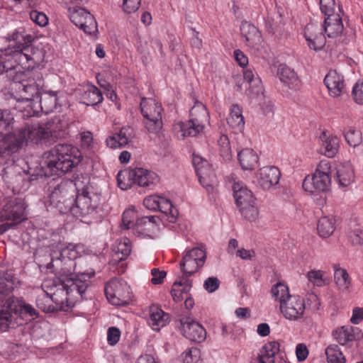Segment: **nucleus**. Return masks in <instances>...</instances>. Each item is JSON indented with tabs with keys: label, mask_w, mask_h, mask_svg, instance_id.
I'll use <instances>...</instances> for the list:
<instances>
[{
	"label": "nucleus",
	"mask_w": 363,
	"mask_h": 363,
	"mask_svg": "<svg viewBox=\"0 0 363 363\" xmlns=\"http://www.w3.org/2000/svg\"><path fill=\"white\" fill-rule=\"evenodd\" d=\"M128 172H119L117 174L118 187L122 190H127L131 188L134 184L133 180L128 177Z\"/></svg>",
	"instance_id": "obj_53"
},
{
	"label": "nucleus",
	"mask_w": 363,
	"mask_h": 363,
	"mask_svg": "<svg viewBox=\"0 0 363 363\" xmlns=\"http://www.w3.org/2000/svg\"><path fill=\"white\" fill-rule=\"evenodd\" d=\"M121 332L116 327H111L107 333V341L110 345H115L119 340Z\"/></svg>",
	"instance_id": "obj_60"
},
{
	"label": "nucleus",
	"mask_w": 363,
	"mask_h": 363,
	"mask_svg": "<svg viewBox=\"0 0 363 363\" xmlns=\"http://www.w3.org/2000/svg\"><path fill=\"white\" fill-rule=\"evenodd\" d=\"M141 113L146 119L145 128L149 133H158L162 129L163 108L160 102L152 98H143L140 102Z\"/></svg>",
	"instance_id": "obj_8"
},
{
	"label": "nucleus",
	"mask_w": 363,
	"mask_h": 363,
	"mask_svg": "<svg viewBox=\"0 0 363 363\" xmlns=\"http://www.w3.org/2000/svg\"><path fill=\"white\" fill-rule=\"evenodd\" d=\"M71 21L88 34L97 30V23L94 17L83 8L74 9L70 14Z\"/></svg>",
	"instance_id": "obj_16"
},
{
	"label": "nucleus",
	"mask_w": 363,
	"mask_h": 363,
	"mask_svg": "<svg viewBox=\"0 0 363 363\" xmlns=\"http://www.w3.org/2000/svg\"><path fill=\"white\" fill-rule=\"evenodd\" d=\"M322 30V28L313 23H309L306 26L304 36L310 49L317 51L325 45V37Z\"/></svg>",
	"instance_id": "obj_21"
},
{
	"label": "nucleus",
	"mask_w": 363,
	"mask_h": 363,
	"mask_svg": "<svg viewBox=\"0 0 363 363\" xmlns=\"http://www.w3.org/2000/svg\"><path fill=\"white\" fill-rule=\"evenodd\" d=\"M182 138L186 136L195 137L201 133L204 128L205 124L192 121L189 119L187 123H181L179 124Z\"/></svg>",
	"instance_id": "obj_44"
},
{
	"label": "nucleus",
	"mask_w": 363,
	"mask_h": 363,
	"mask_svg": "<svg viewBox=\"0 0 363 363\" xmlns=\"http://www.w3.org/2000/svg\"><path fill=\"white\" fill-rule=\"evenodd\" d=\"M82 103L87 106H95L103 101L101 91L94 85L88 84L82 94Z\"/></svg>",
	"instance_id": "obj_36"
},
{
	"label": "nucleus",
	"mask_w": 363,
	"mask_h": 363,
	"mask_svg": "<svg viewBox=\"0 0 363 363\" xmlns=\"http://www.w3.org/2000/svg\"><path fill=\"white\" fill-rule=\"evenodd\" d=\"M354 172L350 162H340L335 167L334 178L340 187L349 186L354 181Z\"/></svg>",
	"instance_id": "obj_22"
},
{
	"label": "nucleus",
	"mask_w": 363,
	"mask_h": 363,
	"mask_svg": "<svg viewBox=\"0 0 363 363\" xmlns=\"http://www.w3.org/2000/svg\"><path fill=\"white\" fill-rule=\"evenodd\" d=\"M191 280L184 277V276H182L179 280L176 281L172 286L171 294L173 299L177 302L184 299L185 296L191 290Z\"/></svg>",
	"instance_id": "obj_32"
},
{
	"label": "nucleus",
	"mask_w": 363,
	"mask_h": 363,
	"mask_svg": "<svg viewBox=\"0 0 363 363\" xmlns=\"http://www.w3.org/2000/svg\"><path fill=\"white\" fill-rule=\"evenodd\" d=\"M206 258V252L200 247L186 250L180 262L182 276L189 278L193 275L200 267H203Z\"/></svg>",
	"instance_id": "obj_13"
},
{
	"label": "nucleus",
	"mask_w": 363,
	"mask_h": 363,
	"mask_svg": "<svg viewBox=\"0 0 363 363\" xmlns=\"http://www.w3.org/2000/svg\"><path fill=\"white\" fill-rule=\"evenodd\" d=\"M325 354L328 363H345V358L337 345H329Z\"/></svg>",
	"instance_id": "obj_47"
},
{
	"label": "nucleus",
	"mask_w": 363,
	"mask_h": 363,
	"mask_svg": "<svg viewBox=\"0 0 363 363\" xmlns=\"http://www.w3.org/2000/svg\"><path fill=\"white\" fill-rule=\"evenodd\" d=\"M137 213L134 208L125 210L122 216V225L125 229H133L137 220Z\"/></svg>",
	"instance_id": "obj_51"
},
{
	"label": "nucleus",
	"mask_w": 363,
	"mask_h": 363,
	"mask_svg": "<svg viewBox=\"0 0 363 363\" xmlns=\"http://www.w3.org/2000/svg\"><path fill=\"white\" fill-rule=\"evenodd\" d=\"M241 35L245 38L247 45L255 48L262 43V35L258 29L249 22L245 21L240 26Z\"/></svg>",
	"instance_id": "obj_27"
},
{
	"label": "nucleus",
	"mask_w": 363,
	"mask_h": 363,
	"mask_svg": "<svg viewBox=\"0 0 363 363\" xmlns=\"http://www.w3.org/2000/svg\"><path fill=\"white\" fill-rule=\"evenodd\" d=\"M114 135L119 138L121 144H123V145L125 146L128 144L133 136V129L129 126L123 127L118 133H116Z\"/></svg>",
	"instance_id": "obj_54"
},
{
	"label": "nucleus",
	"mask_w": 363,
	"mask_h": 363,
	"mask_svg": "<svg viewBox=\"0 0 363 363\" xmlns=\"http://www.w3.org/2000/svg\"><path fill=\"white\" fill-rule=\"evenodd\" d=\"M141 0H123V9L125 13L135 12L140 7Z\"/></svg>",
	"instance_id": "obj_58"
},
{
	"label": "nucleus",
	"mask_w": 363,
	"mask_h": 363,
	"mask_svg": "<svg viewBox=\"0 0 363 363\" xmlns=\"http://www.w3.org/2000/svg\"><path fill=\"white\" fill-rule=\"evenodd\" d=\"M128 177L140 186L149 187L159 182V177L154 172L138 167L128 171Z\"/></svg>",
	"instance_id": "obj_20"
},
{
	"label": "nucleus",
	"mask_w": 363,
	"mask_h": 363,
	"mask_svg": "<svg viewBox=\"0 0 363 363\" xmlns=\"http://www.w3.org/2000/svg\"><path fill=\"white\" fill-rule=\"evenodd\" d=\"M74 202L70 213L82 222L89 223L97 213L100 205V195L93 191L90 186L77 189L74 194Z\"/></svg>",
	"instance_id": "obj_5"
},
{
	"label": "nucleus",
	"mask_w": 363,
	"mask_h": 363,
	"mask_svg": "<svg viewBox=\"0 0 363 363\" xmlns=\"http://www.w3.org/2000/svg\"><path fill=\"white\" fill-rule=\"evenodd\" d=\"M30 18L35 23L41 27L45 26L48 23L47 16L44 13L36 10L30 11Z\"/></svg>",
	"instance_id": "obj_56"
},
{
	"label": "nucleus",
	"mask_w": 363,
	"mask_h": 363,
	"mask_svg": "<svg viewBox=\"0 0 363 363\" xmlns=\"http://www.w3.org/2000/svg\"><path fill=\"white\" fill-rule=\"evenodd\" d=\"M343 24L339 13L326 16L324 21V30L329 38H335L343 31Z\"/></svg>",
	"instance_id": "obj_31"
},
{
	"label": "nucleus",
	"mask_w": 363,
	"mask_h": 363,
	"mask_svg": "<svg viewBox=\"0 0 363 363\" xmlns=\"http://www.w3.org/2000/svg\"><path fill=\"white\" fill-rule=\"evenodd\" d=\"M218 144L220 156L225 160H230L231 159V149L228 136L221 135L218 140Z\"/></svg>",
	"instance_id": "obj_49"
},
{
	"label": "nucleus",
	"mask_w": 363,
	"mask_h": 363,
	"mask_svg": "<svg viewBox=\"0 0 363 363\" xmlns=\"http://www.w3.org/2000/svg\"><path fill=\"white\" fill-rule=\"evenodd\" d=\"M60 293L57 290L50 296L48 293L43 292L40 294L36 299V305L38 308L45 313H50L55 311V306H52V303L55 302L62 303L64 299H58L57 296H60Z\"/></svg>",
	"instance_id": "obj_34"
},
{
	"label": "nucleus",
	"mask_w": 363,
	"mask_h": 363,
	"mask_svg": "<svg viewBox=\"0 0 363 363\" xmlns=\"http://www.w3.org/2000/svg\"><path fill=\"white\" fill-rule=\"evenodd\" d=\"M306 303L303 297L294 295L279 306L283 317L290 321H298L304 318Z\"/></svg>",
	"instance_id": "obj_14"
},
{
	"label": "nucleus",
	"mask_w": 363,
	"mask_h": 363,
	"mask_svg": "<svg viewBox=\"0 0 363 363\" xmlns=\"http://www.w3.org/2000/svg\"><path fill=\"white\" fill-rule=\"evenodd\" d=\"M335 229V219L333 217H321L317 225L319 235L323 238L330 237Z\"/></svg>",
	"instance_id": "obj_39"
},
{
	"label": "nucleus",
	"mask_w": 363,
	"mask_h": 363,
	"mask_svg": "<svg viewBox=\"0 0 363 363\" xmlns=\"http://www.w3.org/2000/svg\"><path fill=\"white\" fill-rule=\"evenodd\" d=\"M26 203L21 198L8 199L0 210V221H10L13 227L26 219Z\"/></svg>",
	"instance_id": "obj_12"
},
{
	"label": "nucleus",
	"mask_w": 363,
	"mask_h": 363,
	"mask_svg": "<svg viewBox=\"0 0 363 363\" xmlns=\"http://www.w3.org/2000/svg\"><path fill=\"white\" fill-rule=\"evenodd\" d=\"M279 351V344L277 341L267 342L258 355L259 363H274V357Z\"/></svg>",
	"instance_id": "obj_37"
},
{
	"label": "nucleus",
	"mask_w": 363,
	"mask_h": 363,
	"mask_svg": "<svg viewBox=\"0 0 363 363\" xmlns=\"http://www.w3.org/2000/svg\"><path fill=\"white\" fill-rule=\"evenodd\" d=\"M190 120L203 124L208 123L209 114L202 103L199 101L194 103V106L190 111Z\"/></svg>",
	"instance_id": "obj_42"
},
{
	"label": "nucleus",
	"mask_w": 363,
	"mask_h": 363,
	"mask_svg": "<svg viewBox=\"0 0 363 363\" xmlns=\"http://www.w3.org/2000/svg\"><path fill=\"white\" fill-rule=\"evenodd\" d=\"M104 290L108 301L112 305L125 306L131 299L130 286L121 279H112L106 284Z\"/></svg>",
	"instance_id": "obj_10"
},
{
	"label": "nucleus",
	"mask_w": 363,
	"mask_h": 363,
	"mask_svg": "<svg viewBox=\"0 0 363 363\" xmlns=\"http://www.w3.org/2000/svg\"><path fill=\"white\" fill-rule=\"evenodd\" d=\"M13 282L12 280L0 277V294L9 295L13 291Z\"/></svg>",
	"instance_id": "obj_59"
},
{
	"label": "nucleus",
	"mask_w": 363,
	"mask_h": 363,
	"mask_svg": "<svg viewBox=\"0 0 363 363\" xmlns=\"http://www.w3.org/2000/svg\"><path fill=\"white\" fill-rule=\"evenodd\" d=\"M347 237L352 245H363V225L357 221H351L349 224Z\"/></svg>",
	"instance_id": "obj_40"
},
{
	"label": "nucleus",
	"mask_w": 363,
	"mask_h": 363,
	"mask_svg": "<svg viewBox=\"0 0 363 363\" xmlns=\"http://www.w3.org/2000/svg\"><path fill=\"white\" fill-rule=\"evenodd\" d=\"M296 354L297 359L299 362H303L307 358L308 350L303 344H298L296 348Z\"/></svg>",
	"instance_id": "obj_64"
},
{
	"label": "nucleus",
	"mask_w": 363,
	"mask_h": 363,
	"mask_svg": "<svg viewBox=\"0 0 363 363\" xmlns=\"http://www.w3.org/2000/svg\"><path fill=\"white\" fill-rule=\"evenodd\" d=\"M57 92L49 91L43 94L40 99L41 108L46 113L52 111L57 106Z\"/></svg>",
	"instance_id": "obj_46"
},
{
	"label": "nucleus",
	"mask_w": 363,
	"mask_h": 363,
	"mask_svg": "<svg viewBox=\"0 0 363 363\" xmlns=\"http://www.w3.org/2000/svg\"><path fill=\"white\" fill-rule=\"evenodd\" d=\"M192 163L200 184L210 191L216 182V176L206 160L199 155L194 154Z\"/></svg>",
	"instance_id": "obj_15"
},
{
	"label": "nucleus",
	"mask_w": 363,
	"mask_h": 363,
	"mask_svg": "<svg viewBox=\"0 0 363 363\" xmlns=\"http://www.w3.org/2000/svg\"><path fill=\"white\" fill-rule=\"evenodd\" d=\"M334 336L340 345H345L349 342L362 338L363 334L358 328L345 325L337 329Z\"/></svg>",
	"instance_id": "obj_26"
},
{
	"label": "nucleus",
	"mask_w": 363,
	"mask_h": 363,
	"mask_svg": "<svg viewBox=\"0 0 363 363\" xmlns=\"http://www.w3.org/2000/svg\"><path fill=\"white\" fill-rule=\"evenodd\" d=\"M245 81L249 84L252 91L250 90L248 94L252 97L253 94H259L262 91L261 79L257 74H255L252 69H246L243 71Z\"/></svg>",
	"instance_id": "obj_41"
},
{
	"label": "nucleus",
	"mask_w": 363,
	"mask_h": 363,
	"mask_svg": "<svg viewBox=\"0 0 363 363\" xmlns=\"http://www.w3.org/2000/svg\"><path fill=\"white\" fill-rule=\"evenodd\" d=\"M132 245L130 240L127 238H123L118 240L115 249V255L116 259L122 261L126 259L130 254Z\"/></svg>",
	"instance_id": "obj_45"
},
{
	"label": "nucleus",
	"mask_w": 363,
	"mask_h": 363,
	"mask_svg": "<svg viewBox=\"0 0 363 363\" xmlns=\"http://www.w3.org/2000/svg\"><path fill=\"white\" fill-rule=\"evenodd\" d=\"M329 169V162L321 161L314 174L305 177L302 184L303 189L311 194L327 191L331 183Z\"/></svg>",
	"instance_id": "obj_9"
},
{
	"label": "nucleus",
	"mask_w": 363,
	"mask_h": 363,
	"mask_svg": "<svg viewBox=\"0 0 363 363\" xmlns=\"http://www.w3.org/2000/svg\"><path fill=\"white\" fill-rule=\"evenodd\" d=\"M281 176L279 169L274 166L260 168L256 174L258 184L264 189H269L279 183Z\"/></svg>",
	"instance_id": "obj_19"
},
{
	"label": "nucleus",
	"mask_w": 363,
	"mask_h": 363,
	"mask_svg": "<svg viewBox=\"0 0 363 363\" xmlns=\"http://www.w3.org/2000/svg\"><path fill=\"white\" fill-rule=\"evenodd\" d=\"M8 46L4 49V56L0 62V74L6 73L13 82V89L18 100L30 101L38 96L39 89L33 80H26L30 69L34 67L33 57V38L18 28L8 35Z\"/></svg>",
	"instance_id": "obj_1"
},
{
	"label": "nucleus",
	"mask_w": 363,
	"mask_h": 363,
	"mask_svg": "<svg viewBox=\"0 0 363 363\" xmlns=\"http://www.w3.org/2000/svg\"><path fill=\"white\" fill-rule=\"evenodd\" d=\"M199 350L191 349L183 354V363H196L199 361Z\"/></svg>",
	"instance_id": "obj_62"
},
{
	"label": "nucleus",
	"mask_w": 363,
	"mask_h": 363,
	"mask_svg": "<svg viewBox=\"0 0 363 363\" xmlns=\"http://www.w3.org/2000/svg\"><path fill=\"white\" fill-rule=\"evenodd\" d=\"M255 202L239 207L242 216L249 221H255L259 215L257 207Z\"/></svg>",
	"instance_id": "obj_48"
},
{
	"label": "nucleus",
	"mask_w": 363,
	"mask_h": 363,
	"mask_svg": "<svg viewBox=\"0 0 363 363\" xmlns=\"http://www.w3.org/2000/svg\"><path fill=\"white\" fill-rule=\"evenodd\" d=\"M4 307V308L0 311V332L6 331L11 324L12 313L21 317L28 316L32 319L38 316L35 308L22 298L10 297L6 300Z\"/></svg>",
	"instance_id": "obj_6"
},
{
	"label": "nucleus",
	"mask_w": 363,
	"mask_h": 363,
	"mask_svg": "<svg viewBox=\"0 0 363 363\" xmlns=\"http://www.w3.org/2000/svg\"><path fill=\"white\" fill-rule=\"evenodd\" d=\"M320 141V153L331 158L336 155L340 147V140L328 131H323L319 137Z\"/></svg>",
	"instance_id": "obj_23"
},
{
	"label": "nucleus",
	"mask_w": 363,
	"mask_h": 363,
	"mask_svg": "<svg viewBox=\"0 0 363 363\" xmlns=\"http://www.w3.org/2000/svg\"><path fill=\"white\" fill-rule=\"evenodd\" d=\"M272 297L279 303V306L294 295L290 294L289 289L286 284L278 282L271 288Z\"/></svg>",
	"instance_id": "obj_38"
},
{
	"label": "nucleus",
	"mask_w": 363,
	"mask_h": 363,
	"mask_svg": "<svg viewBox=\"0 0 363 363\" xmlns=\"http://www.w3.org/2000/svg\"><path fill=\"white\" fill-rule=\"evenodd\" d=\"M220 286V281L218 278L211 277L206 279L203 283L204 289L209 293L216 291Z\"/></svg>",
	"instance_id": "obj_61"
},
{
	"label": "nucleus",
	"mask_w": 363,
	"mask_h": 363,
	"mask_svg": "<svg viewBox=\"0 0 363 363\" xmlns=\"http://www.w3.org/2000/svg\"><path fill=\"white\" fill-rule=\"evenodd\" d=\"M352 96L358 104H363V81L356 82L352 89Z\"/></svg>",
	"instance_id": "obj_57"
},
{
	"label": "nucleus",
	"mask_w": 363,
	"mask_h": 363,
	"mask_svg": "<svg viewBox=\"0 0 363 363\" xmlns=\"http://www.w3.org/2000/svg\"><path fill=\"white\" fill-rule=\"evenodd\" d=\"M238 158L242 169L245 170L255 169L259 161L257 154L250 148H245L238 152Z\"/></svg>",
	"instance_id": "obj_33"
},
{
	"label": "nucleus",
	"mask_w": 363,
	"mask_h": 363,
	"mask_svg": "<svg viewBox=\"0 0 363 363\" xmlns=\"http://www.w3.org/2000/svg\"><path fill=\"white\" fill-rule=\"evenodd\" d=\"M324 272L321 270H311L307 273V278L314 286H323L325 284Z\"/></svg>",
	"instance_id": "obj_52"
},
{
	"label": "nucleus",
	"mask_w": 363,
	"mask_h": 363,
	"mask_svg": "<svg viewBox=\"0 0 363 363\" xmlns=\"http://www.w3.org/2000/svg\"><path fill=\"white\" fill-rule=\"evenodd\" d=\"M67 123L59 118L41 124H33L25 127L24 129L16 134L8 135L1 142L0 151L4 153H16L25 145L28 140L33 143H50L66 135Z\"/></svg>",
	"instance_id": "obj_2"
},
{
	"label": "nucleus",
	"mask_w": 363,
	"mask_h": 363,
	"mask_svg": "<svg viewBox=\"0 0 363 363\" xmlns=\"http://www.w3.org/2000/svg\"><path fill=\"white\" fill-rule=\"evenodd\" d=\"M335 0H320V8L325 16L336 14L335 13Z\"/></svg>",
	"instance_id": "obj_55"
},
{
	"label": "nucleus",
	"mask_w": 363,
	"mask_h": 363,
	"mask_svg": "<svg viewBox=\"0 0 363 363\" xmlns=\"http://www.w3.org/2000/svg\"><path fill=\"white\" fill-rule=\"evenodd\" d=\"M76 189V184L72 181L61 182L49 195L50 206L61 213L70 212Z\"/></svg>",
	"instance_id": "obj_7"
},
{
	"label": "nucleus",
	"mask_w": 363,
	"mask_h": 363,
	"mask_svg": "<svg viewBox=\"0 0 363 363\" xmlns=\"http://www.w3.org/2000/svg\"><path fill=\"white\" fill-rule=\"evenodd\" d=\"M277 75L280 81L289 89L296 90L299 88L300 81L297 74L288 66L285 65H279Z\"/></svg>",
	"instance_id": "obj_28"
},
{
	"label": "nucleus",
	"mask_w": 363,
	"mask_h": 363,
	"mask_svg": "<svg viewBox=\"0 0 363 363\" xmlns=\"http://www.w3.org/2000/svg\"><path fill=\"white\" fill-rule=\"evenodd\" d=\"M155 219L154 216H145L140 218L137 217L133 230L139 235L146 234L155 227Z\"/></svg>",
	"instance_id": "obj_43"
},
{
	"label": "nucleus",
	"mask_w": 363,
	"mask_h": 363,
	"mask_svg": "<svg viewBox=\"0 0 363 363\" xmlns=\"http://www.w3.org/2000/svg\"><path fill=\"white\" fill-rule=\"evenodd\" d=\"M80 156L77 147L69 144H57L44 153L43 167L49 169L50 174H65L79 163Z\"/></svg>",
	"instance_id": "obj_3"
},
{
	"label": "nucleus",
	"mask_w": 363,
	"mask_h": 363,
	"mask_svg": "<svg viewBox=\"0 0 363 363\" xmlns=\"http://www.w3.org/2000/svg\"><path fill=\"white\" fill-rule=\"evenodd\" d=\"M143 205L151 211H160L166 214L171 215L170 222L174 223L177 219V212L174 209L170 201L157 196H150L143 201Z\"/></svg>",
	"instance_id": "obj_18"
},
{
	"label": "nucleus",
	"mask_w": 363,
	"mask_h": 363,
	"mask_svg": "<svg viewBox=\"0 0 363 363\" xmlns=\"http://www.w3.org/2000/svg\"><path fill=\"white\" fill-rule=\"evenodd\" d=\"M324 83L331 96H340L344 91L345 83L342 75L335 70H330L325 77Z\"/></svg>",
	"instance_id": "obj_24"
},
{
	"label": "nucleus",
	"mask_w": 363,
	"mask_h": 363,
	"mask_svg": "<svg viewBox=\"0 0 363 363\" xmlns=\"http://www.w3.org/2000/svg\"><path fill=\"white\" fill-rule=\"evenodd\" d=\"M90 277L85 273L79 274H74L62 279L58 285H56L57 291L62 295H72L74 296V294L83 296L86 291L89 281Z\"/></svg>",
	"instance_id": "obj_11"
},
{
	"label": "nucleus",
	"mask_w": 363,
	"mask_h": 363,
	"mask_svg": "<svg viewBox=\"0 0 363 363\" xmlns=\"http://www.w3.org/2000/svg\"><path fill=\"white\" fill-rule=\"evenodd\" d=\"M233 196L238 207L255 201L252 193L241 182H237L233 186Z\"/></svg>",
	"instance_id": "obj_29"
},
{
	"label": "nucleus",
	"mask_w": 363,
	"mask_h": 363,
	"mask_svg": "<svg viewBox=\"0 0 363 363\" xmlns=\"http://www.w3.org/2000/svg\"><path fill=\"white\" fill-rule=\"evenodd\" d=\"M80 245L69 244L63 246L58 243L50 248V262L47 268L54 273L60 281L62 279L72 275L75 269V259L79 256Z\"/></svg>",
	"instance_id": "obj_4"
},
{
	"label": "nucleus",
	"mask_w": 363,
	"mask_h": 363,
	"mask_svg": "<svg viewBox=\"0 0 363 363\" xmlns=\"http://www.w3.org/2000/svg\"><path fill=\"white\" fill-rule=\"evenodd\" d=\"M169 321V315L160 307L152 305L149 308V319L147 323L152 330L158 331L164 327Z\"/></svg>",
	"instance_id": "obj_25"
},
{
	"label": "nucleus",
	"mask_w": 363,
	"mask_h": 363,
	"mask_svg": "<svg viewBox=\"0 0 363 363\" xmlns=\"http://www.w3.org/2000/svg\"><path fill=\"white\" fill-rule=\"evenodd\" d=\"M344 137L348 145L351 147H357L362 143V133L353 128H349L343 132Z\"/></svg>",
	"instance_id": "obj_50"
},
{
	"label": "nucleus",
	"mask_w": 363,
	"mask_h": 363,
	"mask_svg": "<svg viewBox=\"0 0 363 363\" xmlns=\"http://www.w3.org/2000/svg\"><path fill=\"white\" fill-rule=\"evenodd\" d=\"M334 279L340 291L344 294H348L351 291L352 282L346 269L334 264Z\"/></svg>",
	"instance_id": "obj_35"
},
{
	"label": "nucleus",
	"mask_w": 363,
	"mask_h": 363,
	"mask_svg": "<svg viewBox=\"0 0 363 363\" xmlns=\"http://www.w3.org/2000/svg\"><path fill=\"white\" fill-rule=\"evenodd\" d=\"M228 124L234 133H242L245 128L244 117L242 110L238 105H233L227 118Z\"/></svg>",
	"instance_id": "obj_30"
},
{
	"label": "nucleus",
	"mask_w": 363,
	"mask_h": 363,
	"mask_svg": "<svg viewBox=\"0 0 363 363\" xmlns=\"http://www.w3.org/2000/svg\"><path fill=\"white\" fill-rule=\"evenodd\" d=\"M181 330L184 337L193 342H201L206 338L204 328L190 318L181 320Z\"/></svg>",
	"instance_id": "obj_17"
},
{
	"label": "nucleus",
	"mask_w": 363,
	"mask_h": 363,
	"mask_svg": "<svg viewBox=\"0 0 363 363\" xmlns=\"http://www.w3.org/2000/svg\"><path fill=\"white\" fill-rule=\"evenodd\" d=\"M152 278L151 282L153 284H160L162 283L164 278L166 276L164 271H160L158 269L154 268L151 270Z\"/></svg>",
	"instance_id": "obj_63"
}]
</instances>
